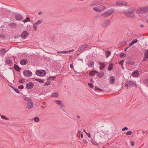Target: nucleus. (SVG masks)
I'll return each mask as SVG.
<instances>
[{"label":"nucleus","mask_w":148,"mask_h":148,"mask_svg":"<svg viewBox=\"0 0 148 148\" xmlns=\"http://www.w3.org/2000/svg\"><path fill=\"white\" fill-rule=\"evenodd\" d=\"M135 11L134 8H130L128 9L127 12H123V13L127 17L134 18L135 15L134 14V12Z\"/></svg>","instance_id":"obj_1"},{"label":"nucleus","mask_w":148,"mask_h":148,"mask_svg":"<svg viewBox=\"0 0 148 148\" xmlns=\"http://www.w3.org/2000/svg\"><path fill=\"white\" fill-rule=\"evenodd\" d=\"M35 74L37 76H44L46 75V72L44 70H39L36 71Z\"/></svg>","instance_id":"obj_2"},{"label":"nucleus","mask_w":148,"mask_h":148,"mask_svg":"<svg viewBox=\"0 0 148 148\" xmlns=\"http://www.w3.org/2000/svg\"><path fill=\"white\" fill-rule=\"evenodd\" d=\"M148 10V6L143 7V8H140L138 10V13L139 14H145V13Z\"/></svg>","instance_id":"obj_3"},{"label":"nucleus","mask_w":148,"mask_h":148,"mask_svg":"<svg viewBox=\"0 0 148 148\" xmlns=\"http://www.w3.org/2000/svg\"><path fill=\"white\" fill-rule=\"evenodd\" d=\"M24 75L26 76H31L32 75V72L29 70H25L23 72Z\"/></svg>","instance_id":"obj_4"},{"label":"nucleus","mask_w":148,"mask_h":148,"mask_svg":"<svg viewBox=\"0 0 148 148\" xmlns=\"http://www.w3.org/2000/svg\"><path fill=\"white\" fill-rule=\"evenodd\" d=\"M34 85V84L33 82H29L27 84L26 86L27 89H30L33 87Z\"/></svg>","instance_id":"obj_5"},{"label":"nucleus","mask_w":148,"mask_h":148,"mask_svg":"<svg viewBox=\"0 0 148 148\" xmlns=\"http://www.w3.org/2000/svg\"><path fill=\"white\" fill-rule=\"evenodd\" d=\"M145 57L143 58L142 61L145 62L147 61L148 59V49L146 50L144 53Z\"/></svg>","instance_id":"obj_6"},{"label":"nucleus","mask_w":148,"mask_h":148,"mask_svg":"<svg viewBox=\"0 0 148 148\" xmlns=\"http://www.w3.org/2000/svg\"><path fill=\"white\" fill-rule=\"evenodd\" d=\"M29 34V33L27 31H24L23 32L21 35V36L23 38H26Z\"/></svg>","instance_id":"obj_7"},{"label":"nucleus","mask_w":148,"mask_h":148,"mask_svg":"<svg viewBox=\"0 0 148 148\" xmlns=\"http://www.w3.org/2000/svg\"><path fill=\"white\" fill-rule=\"evenodd\" d=\"M27 102V108L29 109H31L33 107V102L30 100H28Z\"/></svg>","instance_id":"obj_8"},{"label":"nucleus","mask_w":148,"mask_h":148,"mask_svg":"<svg viewBox=\"0 0 148 148\" xmlns=\"http://www.w3.org/2000/svg\"><path fill=\"white\" fill-rule=\"evenodd\" d=\"M88 45H84L80 47L79 51L81 52H83L86 50V49L87 48Z\"/></svg>","instance_id":"obj_9"},{"label":"nucleus","mask_w":148,"mask_h":148,"mask_svg":"<svg viewBox=\"0 0 148 148\" xmlns=\"http://www.w3.org/2000/svg\"><path fill=\"white\" fill-rule=\"evenodd\" d=\"M139 74V72L138 70L134 71L132 73V76L135 77H137Z\"/></svg>","instance_id":"obj_10"},{"label":"nucleus","mask_w":148,"mask_h":148,"mask_svg":"<svg viewBox=\"0 0 148 148\" xmlns=\"http://www.w3.org/2000/svg\"><path fill=\"white\" fill-rule=\"evenodd\" d=\"M110 23V21L109 20H106L102 24L101 26L103 27H106Z\"/></svg>","instance_id":"obj_11"},{"label":"nucleus","mask_w":148,"mask_h":148,"mask_svg":"<svg viewBox=\"0 0 148 148\" xmlns=\"http://www.w3.org/2000/svg\"><path fill=\"white\" fill-rule=\"evenodd\" d=\"M28 62L27 60L26 59H22L20 61V63L22 65H25Z\"/></svg>","instance_id":"obj_12"},{"label":"nucleus","mask_w":148,"mask_h":148,"mask_svg":"<svg viewBox=\"0 0 148 148\" xmlns=\"http://www.w3.org/2000/svg\"><path fill=\"white\" fill-rule=\"evenodd\" d=\"M116 5H126V3H125L124 4L123 1H118L116 3Z\"/></svg>","instance_id":"obj_13"},{"label":"nucleus","mask_w":148,"mask_h":148,"mask_svg":"<svg viewBox=\"0 0 148 148\" xmlns=\"http://www.w3.org/2000/svg\"><path fill=\"white\" fill-rule=\"evenodd\" d=\"M127 83L129 84L130 85L132 86H137V85L136 83H134L133 81H129L128 82H127Z\"/></svg>","instance_id":"obj_14"},{"label":"nucleus","mask_w":148,"mask_h":148,"mask_svg":"<svg viewBox=\"0 0 148 148\" xmlns=\"http://www.w3.org/2000/svg\"><path fill=\"white\" fill-rule=\"evenodd\" d=\"M15 17L17 20H21L23 19L22 16L19 14L15 15Z\"/></svg>","instance_id":"obj_15"},{"label":"nucleus","mask_w":148,"mask_h":148,"mask_svg":"<svg viewBox=\"0 0 148 148\" xmlns=\"http://www.w3.org/2000/svg\"><path fill=\"white\" fill-rule=\"evenodd\" d=\"M110 80L111 84H114L115 80V77L113 76L110 77Z\"/></svg>","instance_id":"obj_16"},{"label":"nucleus","mask_w":148,"mask_h":148,"mask_svg":"<svg viewBox=\"0 0 148 148\" xmlns=\"http://www.w3.org/2000/svg\"><path fill=\"white\" fill-rule=\"evenodd\" d=\"M109 15L110 16L114 11V9L113 8L107 10Z\"/></svg>","instance_id":"obj_17"},{"label":"nucleus","mask_w":148,"mask_h":148,"mask_svg":"<svg viewBox=\"0 0 148 148\" xmlns=\"http://www.w3.org/2000/svg\"><path fill=\"white\" fill-rule=\"evenodd\" d=\"M14 68L18 72H20L21 69L18 65H17L16 64H15L14 65Z\"/></svg>","instance_id":"obj_18"},{"label":"nucleus","mask_w":148,"mask_h":148,"mask_svg":"<svg viewBox=\"0 0 148 148\" xmlns=\"http://www.w3.org/2000/svg\"><path fill=\"white\" fill-rule=\"evenodd\" d=\"M101 15L104 17H107L110 16L107 11H106L104 13L102 14H101Z\"/></svg>","instance_id":"obj_19"},{"label":"nucleus","mask_w":148,"mask_h":148,"mask_svg":"<svg viewBox=\"0 0 148 148\" xmlns=\"http://www.w3.org/2000/svg\"><path fill=\"white\" fill-rule=\"evenodd\" d=\"M95 73H97V74H98V72L97 71L95 70L89 72V75L93 76L95 74Z\"/></svg>","instance_id":"obj_20"},{"label":"nucleus","mask_w":148,"mask_h":148,"mask_svg":"<svg viewBox=\"0 0 148 148\" xmlns=\"http://www.w3.org/2000/svg\"><path fill=\"white\" fill-rule=\"evenodd\" d=\"M100 2L98 1H95L91 3V5H99L101 4Z\"/></svg>","instance_id":"obj_21"},{"label":"nucleus","mask_w":148,"mask_h":148,"mask_svg":"<svg viewBox=\"0 0 148 148\" xmlns=\"http://www.w3.org/2000/svg\"><path fill=\"white\" fill-rule=\"evenodd\" d=\"M100 64L101 66H100L99 69L101 70H102L105 68L106 64L102 62L100 63Z\"/></svg>","instance_id":"obj_22"},{"label":"nucleus","mask_w":148,"mask_h":148,"mask_svg":"<svg viewBox=\"0 0 148 148\" xmlns=\"http://www.w3.org/2000/svg\"><path fill=\"white\" fill-rule=\"evenodd\" d=\"M5 62L8 65H10V64H13L12 61L10 60L9 59H7L6 60Z\"/></svg>","instance_id":"obj_23"},{"label":"nucleus","mask_w":148,"mask_h":148,"mask_svg":"<svg viewBox=\"0 0 148 148\" xmlns=\"http://www.w3.org/2000/svg\"><path fill=\"white\" fill-rule=\"evenodd\" d=\"M58 96V94L57 92H53L51 94V97H57Z\"/></svg>","instance_id":"obj_24"},{"label":"nucleus","mask_w":148,"mask_h":148,"mask_svg":"<svg viewBox=\"0 0 148 148\" xmlns=\"http://www.w3.org/2000/svg\"><path fill=\"white\" fill-rule=\"evenodd\" d=\"M97 74H98V75H97V77H98L101 78V77H102L104 75V73L103 72L101 71L100 72H98V73Z\"/></svg>","instance_id":"obj_25"},{"label":"nucleus","mask_w":148,"mask_h":148,"mask_svg":"<svg viewBox=\"0 0 148 148\" xmlns=\"http://www.w3.org/2000/svg\"><path fill=\"white\" fill-rule=\"evenodd\" d=\"M9 25L13 28H15L17 26V24L15 23H11Z\"/></svg>","instance_id":"obj_26"},{"label":"nucleus","mask_w":148,"mask_h":148,"mask_svg":"<svg viewBox=\"0 0 148 148\" xmlns=\"http://www.w3.org/2000/svg\"><path fill=\"white\" fill-rule=\"evenodd\" d=\"M113 64L110 63L109 64L108 67V71H111L112 70L113 68Z\"/></svg>","instance_id":"obj_27"},{"label":"nucleus","mask_w":148,"mask_h":148,"mask_svg":"<svg viewBox=\"0 0 148 148\" xmlns=\"http://www.w3.org/2000/svg\"><path fill=\"white\" fill-rule=\"evenodd\" d=\"M94 65V62H88V66L89 67H92Z\"/></svg>","instance_id":"obj_28"},{"label":"nucleus","mask_w":148,"mask_h":148,"mask_svg":"<svg viewBox=\"0 0 148 148\" xmlns=\"http://www.w3.org/2000/svg\"><path fill=\"white\" fill-rule=\"evenodd\" d=\"M111 54V52L109 51H108L106 52V56L108 58Z\"/></svg>","instance_id":"obj_29"},{"label":"nucleus","mask_w":148,"mask_h":148,"mask_svg":"<svg viewBox=\"0 0 148 148\" xmlns=\"http://www.w3.org/2000/svg\"><path fill=\"white\" fill-rule=\"evenodd\" d=\"M42 22V19L39 20L37 22H36L34 24L36 25H38L41 23Z\"/></svg>","instance_id":"obj_30"},{"label":"nucleus","mask_w":148,"mask_h":148,"mask_svg":"<svg viewBox=\"0 0 148 148\" xmlns=\"http://www.w3.org/2000/svg\"><path fill=\"white\" fill-rule=\"evenodd\" d=\"M91 143L94 145H95L97 146L98 145V144L97 143L95 140H94L93 139H92L91 140Z\"/></svg>","instance_id":"obj_31"},{"label":"nucleus","mask_w":148,"mask_h":148,"mask_svg":"<svg viewBox=\"0 0 148 148\" xmlns=\"http://www.w3.org/2000/svg\"><path fill=\"white\" fill-rule=\"evenodd\" d=\"M35 80L36 81H38V82L39 83H44V80L38 79H36Z\"/></svg>","instance_id":"obj_32"},{"label":"nucleus","mask_w":148,"mask_h":148,"mask_svg":"<svg viewBox=\"0 0 148 148\" xmlns=\"http://www.w3.org/2000/svg\"><path fill=\"white\" fill-rule=\"evenodd\" d=\"M34 120L36 122H38L40 121V119L38 117H36L34 118Z\"/></svg>","instance_id":"obj_33"},{"label":"nucleus","mask_w":148,"mask_h":148,"mask_svg":"<svg viewBox=\"0 0 148 148\" xmlns=\"http://www.w3.org/2000/svg\"><path fill=\"white\" fill-rule=\"evenodd\" d=\"M99 7L102 11H103L106 9V7L103 5H100Z\"/></svg>","instance_id":"obj_34"},{"label":"nucleus","mask_w":148,"mask_h":148,"mask_svg":"<svg viewBox=\"0 0 148 148\" xmlns=\"http://www.w3.org/2000/svg\"><path fill=\"white\" fill-rule=\"evenodd\" d=\"M56 77V76H50L47 79V80H54Z\"/></svg>","instance_id":"obj_35"},{"label":"nucleus","mask_w":148,"mask_h":148,"mask_svg":"<svg viewBox=\"0 0 148 148\" xmlns=\"http://www.w3.org/2000/svg\"><path fill=\"white\" fill-rule=\"evenodd\" d=\"M6 50L5 49L3 48L1 49V54H2L3 53L4 54L6 53Z\"/></svg>","instance_id":"obj_36"},{"label":"nucleus","mask_w":148,"mask_h":148,"mask_svg":"<svg viewBox=\"0 0 148 148\" xmlns=\"http://www.w3.org/2000/svg\"><path fill=\"white\" fill-rule=\"evenodd\" d=\"M95 90H98L99 91H103V90H102L101 89L97 87H95Z\"/></svg>","instance_id":"obj_37"},{"label":"nucleus","mask_w":148,"mask_h":148,"mask_svg":"<svg viewBox=\"0 0 148 148\" xmlns=\"http://www.w3.org/2000/svg\"><path fill=\"white\" fill-rule=\"evenodd\" d=\"M25 81L24 79H19L18 80V82L21 84H22Z\"/></svg>","instance_id":"obj_38"},{"label":"nucleus","mask_w":148,"mask_h":148,"mask_svg":"<svg viewBox=\"0 0 148 148\" xmlns=\"http://www.w3.org/2000/svg\"><path fill=\"white\" fill-rule=\"evenodd\" d=\"M30 18L29 17H27L26 18V19H25L23 21L25 22H26L29 21H30Z\"/></svg>","instance_id":"obj_39"},{"label":"nucleus","mask_w":148,"mask_h":148,"mask_svg":"<svg viewBox=\"0 0 148 148\" xmlns=\"http://www.w3.org/2000/svg\"><path fill=\"white\" fill-rule=\"evenodd\" d=\"M126 54H125L124 53H123L121 54L120 55V57L121 58H122L123 57H126Z\"/></svg>","instance_id":"obj_40"},{"label":"nucleus","mask_w":148,"mask_h":148,"mask_svg":"<svg viewBox=\"0 0 148 148\" xmlns=\"http://www.w3.org/2000/svg\"><path fill=\"white\" fill-rule=\"evenodd\" d=\"M1 117L2 119H5L6 120H9V119L7 117H6L5 116L3 115H1Z\"/></svg>","instance_id":"obj_41"},{"label":"nucleus","mask_w":148,"mask_h":148,"mask_svg":"<svg viewBox=\"0 0 148 148\" xmlns=\"http://www.w3.org/2000/svg\"><path fill=\"white\" fill-rule=\"evenodd\" d=\"M88 85L92 88H93L94 86L91 83H88Z\"/></svg>","instance_id":"obj_42"},{"label":"nucleus","mask_w":148,"mask_h":148,"mask_svg":"<svg viewBox=\"0 0 148 148\" xmlns=\"http://www.w3.org/2000/svg\"><path fill=\"white\" fill-rule=\"evenodd\" d=\"M50 82L49 81H48L45 83L44 85V86H48L50 84Z\"/></svg>","instance_id":"obj_43"},{"label":"nucleus","mask_w":148,"mask_h":148,"mask_svg":"<svg viewBox=\"0 0 148 148\" xmlns=\"http://www.w3.org/2000/svg\"><path fill=\"white\" fill-rule=\"evenodd\" d=\"M57 53H66V51H57Z\"/></svg>","instance_id":"obj_44"},{"label":"nucleus","mask_w":148,"mask_h":148,"mask_svg":"<svg viewBox=\"0 0 148 148\" xmlns=\"http://www.w3.org/2000/svg\"><path fill=\"white\" fill-rule=\"evenodd\" d=\"M14 89L17 93L18 94L20 93V92L17 89H16V88L14 87Z\"/></svg>","instance_id":"obj_45"},{"label":"nucleus","mask_w":148,"mask_h":148,"mask_svg":"<svg viewBox=\"0 0 148 148\" xmlns=\"http://www.w3.org/2000/svg\"><path fill=\"white\" fill-rule=\"evenodd\" d=\"M132 134V132L131 131H129L127 132L126 133V134L127 135H131Z\"/></svg>","instance_id":"obj_46"},{"label":"nucleus","mask_w":148,"mask_h":148,"mask_svg":"<svg viewBox=\"0 0 148 148\" xmlns=\"http://www.w3.org/2000/svg\"><path fill=\"white\" fill-rule=\"evenodd\" d=\"M138 41V40L136 39H134L132 42H133V44H134L136 43Z\"/></svg>","instance_id":"obj_47"},{"label":"nucleus","mask_w":148,"mask_h":148,"mask_svg":"<svg viewBox=\"0 0 148 148\" xmlns=\"http://www.w3.org/2000/svg\"><path fill=\"white\" fill-rule=\"evenodd\" d=\"M18 88L19 89H23L24 88V86L23 85H20L18 86Z\"/></svg>","instance_id":"obj_48"},{"label":"nucleus","mask_w":148,"mask_h":148,"mask_svg":"<svg viewBox=\"0 0 148 148\" xmlns=\"http://www.w3.org/2000/svg\"><path fill=\"white\" fill-rule=\"evenodd\" d=\"M36 26H37V25H35L34 24H33V28L34 29V30L35 31H36L37 30V27H36Z\"/></svg>","instance_id":"obj_49"},{"label":"nucleus","mask_w":148,"mask_h":148,"mask_svg":"<svg viewBox=\"0 0 148 148\" xmlns=\"http://www.w3.org/2000/svg\"><path fill=\"white\" fill-rule=\"evenodd\" d=\"M128 63L129 64H131L132 65H133L134 64V63L133 62L130 61L128 62Z\"/></svg>","instance_id":"obj_50"},{"label":"nucleus","mask_w":148,"mask_h":148,"mask_svg":"<svg viewBox=\"0 0 148 148\" xmlns=\"http://www.w3.org/2000/svg\"><path fill=\"white\" fill-rule=\"evenodd\" d=\"M123 62H124V60H121V61H120L119 62V64L121 65L122 66H123Z\"/></svg>","instance_id":"obj_51"},{"label":"nucleus","mask_w":148,"mask_h":148,"mask_svg":"<svg viewBox=\"0 0 148 148\" xmlns=\"http://www.w3.org/2000/svg\"><path fill=\"white\" fill-rule=\"evenodd\" d=\"M74 51V49H71V50H69V51H66V53H69L70 52H72Z\"/></svg>","instance_id":"obj_52"},{"label":"nucleus","mask_w":148,"mask_h":148,"mask_svg":"<svg viewBox=\"0 0 148 148\" xmlns=\"http://www.w3.org/2000/svg\"><path fill=\"white\" fill-rule=\"evenodd\" d=\"M56 101L57 102V103L58 104L60 105L62 104L61 101H60L57 100Z\"/></svg>","instance_id":"obj_53"},{"label":"nucleus","mask_w":148,"mask_h":148,"mask_svg":"<svg viewBox=\"0 0 148 148\" xmlns=\"http://www.w3.org/2000/svg\"><path fill=\"white\" fill-rule=\"evenodd\" d=\"M86 134L88 136V137L89 138H90L91 137V135L89 133H88L87 132H86Z\"/></svg>","instance_id":"obj_54"},{"label":"nucleus","mask_w":148,"mask_h":148,"mask_svg":"<svg viewBox=\"0 0 148 148\" xmlns=\"http://www.w3.org/2000/svg\"><path fill=\"white\" fill-rule=\"evenodd\" d=\"M128 127H125L122 129V131H124L125 130H128Z\"/></svg>","instance_id":"obj_55"},{"label":"nucleus","mask_w":148,"mask_h":148,"mask_svg":"<svg viewBox=\"0 0 148 148\" xmlns=\"http://www.w3.org/2000/svg\"><path fill=\"white\" fill-rule=\"evenodd\" d=\"M5 37V36L3 34L0 35V38H3Z\"/></svg>","instance_id":"obj_56"},{"label":"nucleus","mask_w":148,"mask_h":148,"mask_svg":"<svg viewBox=\"0 0 148 148\" xmlns=\"http://www.w3.org/2000/svg\"><path fill=\"white\" fill-rule=\"evenodd\" d=\"M93 9L96 12H97L98 9H97L96 7H94L93 8Z\"/></svg>","instance_id":"obj_57"},{"label":"nucleus","mask_w":148,"mask_h":148,"mask_svg":"<svg viewBox=\"0 0 148 148\" xmlns=\"http://www.w3.org/2000/svg\"><path fill=\"white\" fill-rule=\"evenodd\" d=\"M130 143H131V145L132 146H134V142H131Z\"/></svg>","instance_id":"obj_58"},{"label":"nucleus","mask_w":148,"mask_h":148,"mask_svg":"<svg viewBox=\"0 0 148 148\" xmlns=\"http://www.w3.org/2000/svg\"><path fill=\"white\" fill-rule=\"evenodd\" d=\"M70 68L72 69H73V65L72 64H70Z\"/></svg>","instance_id":"obj_59"},{"label":"nucleus","mask_w":148,"mask_h":148,"mask_svg":"<svg viewBox=\"0 0 148 148\" xmlns=\"http://www.w3.org/2000/svg\"><path fill=\"white\" fill-rule=\"evenodd\" d=\"M83 142L84 143H87V142L86 141V140L84 139H83Z\"/></svg>","instance_id":"obj_60"},{"label":"nucleus","mask_w":148,"mask_h":148,"mask_svg":"<svg viewBox=\"0 0 148 148\" xmlns=\"http://www.w3.org/2000/svg\"><path fill=\"white\" fill-rule=\"evenodd\" d=\"M133 45H134V44H133V42H132L129 45V47H130V46Z\"/></svg>","instance_id":"obj_61"},{"label":"nucleus","mask_w":148,"mask_h":148,"mask_svg":"<svg viewBox=\"0 0 148 148\" xmlns=\"http://www.w3.org/2000/svg\"><path fill=\"white\" fill-rule=\"evenodd\" d=\"M140 27H143L144 26V25L143 24H140Z\"/></svg>","instance_id":"obj_62"},{"label":"nucleus","mask_w":148,"mask_h":148,"mask_svg":"<svg viewBox=\"0 0 148 148\" xmlns=\"http://www.w3.org/2000/svg\"><path fill=\"white\" fill-rule=\"evenodd\" d=\"M102 10L100 9H98V12H102Z\"/></svg>","instance_id":"obj_63"},{"label":"nucleus","mask_w":148,"mask_h":148,"mask_svg":"<svg viewBox=\"0 0 148 148\" xmlns=\"http://www.w3.org/2000/svg\"><path fill=\"white\" fill-rule=\"evenodd\" d=\"M128 83H127V84H125V86L126 87H128L129 86V85H128Z\"/></svg>","instance_id":"obj_64"}]
</instances>
